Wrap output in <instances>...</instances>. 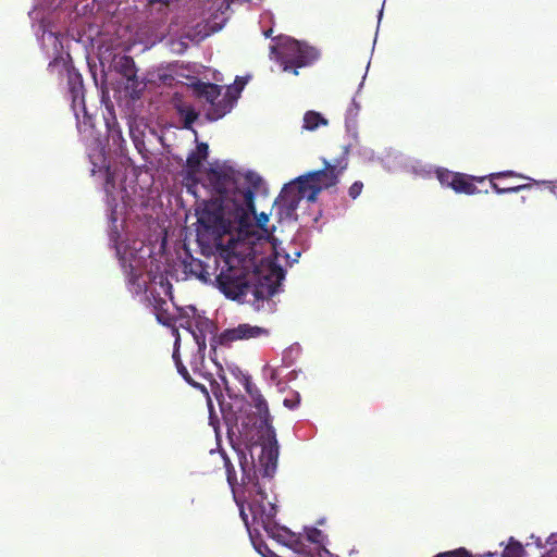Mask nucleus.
<instances>
[{"mask_svg": "<svg viewBox=\"0 0 557 557\" xmlns=\"http://www.w3.org/2000/svg\"><path fill=\"white\" fill-rule=\"evenodd\" d=\"M264 257L258 245L248 239H231L218 251L220 273L215 281L223 295L232 300L244 301L248 294L255 301H263L275 295L282 274L263 267Z\"/></svg>", "mask_w": 557, "mask_h": 557, "instance_id": "obj_1", "label": "nucleus"}, {"mask_svg": "<svg viewBox=\"0 0 557 557\" xmlns=\"http://www.w3.org/2000/svg\"><path fill=\"white\" fill-rule=\"evenodd\" d=\"M239 207H233L225 202L210 201L205 203L201 210H197V240L201 246L215 247L216 252L221 247L222 238L233 231L243 232L251 224L250 215L255 214V194L245 191L237 194Z\"/></svg>", "mask_w": 557, "mask_h": 557, "instance_id": "obj_2", "label": "nucleus"}, {"mask_svg": "<svg viewBox=\"0 0 557 557\" xmlns=\"http://www.w3.org/2000/svg\"><path fill=\"white\" fill-rule=\"evenodd\" d=\"M244 483L248 495L246 498L236 496V505L239 507L240 517L246 527H261L270 537L292 550L299 546L302 542L300 536L276 523L277 507L268 498L265 491L257 482H252L246 473Z\"/></svg>", "mask_w": 557, "mask_h": 557, "instance_id": "obj_3", "label": "nucleus"}, {"mask_svg": "<svg viewBox=\"0 0 557 557\" xmlns=\"http://www.w3.org/2000/svg\"><path fill=\"white\" fill-rule=\"evenodd\" d=\"M347 162L331 164L324 160V168L298 176L286 184L274 202L280 219L296 220V210L301 199L315 202L318 195L338 183L339 175L346 170Z\"/></svg>", "mask_w": 557, "mask_h": 557, "instance_id": "obj_4", "label": "nucleus"}, {"mask_svg": "<svg viewBox=\"0 0 557 557\" xmlns=\"http://www.w3.org/2000/svg\"><path fill=\"white\" fill-rule=\"evenodd\" d=\"M245 391L251 399V404L256 408L261 424L267 429V441L263 443L260 454V465L264 475H272L276 471L278 458V444L274 428L271 425V414L268 403L261 394L260 389L250 380H246Z\"/></svg>", "mask_w": 557, "mask_h": 557, "instance_id": "obj_5", "label": "nucleus"}, {"mask_svg": "<svg viewBox=\"0 0 557 557\" xmlns=\"http://www.w3.org/2000/svg\"><path fill=\"white\" fill-rule=\"evenodd\" d=\"M244 82L237 87H228L222 98V87L213 83L199 82L195 84L194 90L199 98L206 99L211 107L206 116L210 121H216L228 113L237 101V98L244 87Z\"/></svg>", "mask_w": 557, "mask_h": 557, "instance_id": "obj_6", "label": "nucleus"}, {"mask_svg": "<svg viewBox=\"0 0 557 557\" xmlns=\"http://www.w3.org/2000/svg\"><path fill=\"white\" fill-rule=\"evenodd\" d=\"M271 51L276 53V60L282 70L284 72L290 71L294 75H298V69L311 65L320 57L314 47L297 40H289L282 47L281 51L276 47H272Z\"/></svg>", "mask_w": 557, "mask_h": 557, "instance_id": "obj_7", "label": "nucleus"}, {"mask_svg": "<svg viewBox=\"0 0 557 557\" xmlns=\"http://www.w3.org/2000/svg\"><path fill=\"white\" fill-rule=\"evenodd\" d=\"M208 180L213 190L220 196L221 201L233 207L242 205V201L236 200L237 194L252 191L249 187H239L240 173L232 168L211 169L208 172Z\"/></svg>", "mask_w": 557, "mask_h": 557, "instance_id": "obj_8", "label": "nucleus"}, {"mask_svg": "<svg viewBox=\"0 0 557 557\" xmlns=\"http://www.w3.org/2000/svg\"><path fill=\"white\" fill-rule=\"evenodd\" d=\"M486 178L490 181L493 190L498 195L523 190L533 191L535 194L541 185L552 184V182L546 181L536 182L515 171L491 173Z\"/></svg>", "mask_w": 557, "mask_h": 557, "instance_id": "obj_9", "label": "nucleus"}, {"mask_svg": "<svg viewBox=\"0 0 557 557\" xmlns=\"http://www.w3.org/2000/svg\"><path fill=\"white\" fill-rule=\"evenodd\" d=\"M238 458H239V466H240V469L243 472L240 487H236L237 476H236L235 468L232 465L228 457L226 455H224V466H225V470H226V479H227V483L232 487V492H233L235 500H236V496L240 497V498H246L248 495V493L245 490V483H244L245 473L249 474V478L251 479V481L257 482L263 490H264V487L261 485V483L259 481V475H261L263 479H271L274 475V473L269 476L264 475L262 467L260 465V458L258 459V465H255L253 461L249 462L244 451H240L238 454Z\"/></svg>", "mask_w": 557, "mask_h": 557, "instance_id": "obj_10", "label": "nucleus"}, {"mask_svg": "<svg viewBox=\"0 0 557 557\" xmlns=\"http://www.w3.org/2000/svg\"><path fill=\"white\" fill-rule=\"evenodd\" d=\"M436 177L441 185L451 188L457 194L474 195L480 193L475 183H482L486 176H473L465 173L453 172L444 168L436 170Z\"/></svg>", "mask_w": 557, "mask_h": 557, "instance_id": "obj_11", "label": "nucleus"}, {"mask_svg": "<svg viewBox=\"0 0 557 557\" xmlns=\"http://www.w3.org/2000/svg\"><path fill=\"white\" fill-rule=\"evenodd\" d=\"M268 334L269 331L264 327L243 323L237 325L236 327L226 329L222 333H220L218 337V343L222 346H230L232 343L236 341H247L260 336H265Z\"/></svg>", "mask_w": 557, "mask_h": 557, "instance_id": "obj_12", "label": "nucleus"}, {"mask_svg": "<svg viewBox=\"0 0 557 557\" xmlns=\"http://www.w3.org/2000/svg\"><path fill=\"white\" fill-rule=\"evenodd\" d=\"M112 66L127 81L129 87L133 88V92H135V88L139 85V82L134 59L126 54L115 55L113 58Z\"/></svg>", "mask_w": 557, "mask_h": 557, "instance_id": "obj_13", "label": "nucleus"}, {"mask_svg": "<svg viewBox=\"0 0 557 557\" xmlns=\"http://www.w3.org/2000/svg\"><path fill=\"white\" fill-rule=\"evenodd\" d=\"M150 302L153 307L158 322L165 326L174 325L175 318L170 313L166 300L153 292H150Z\"/></svg>", "mask_w": 557, "mask_h": 557, "instance_id": "obj_14", "label": "nucleus"}, {"mask_svg": "<svg viewBox=\"0 0 557 557\" xmlns=\"http://www.w3.org/2000/svg\"><path fill=\"white\" fill-rule=\"evenodd\" d=\"M67 85L73 107L75 108L77 103L84 106V85L82 75L74 70H67Z\"/></svg>", "mask_w": 557, "mask_h": 557, "instance_id": "obj_15", "label": "nucleus"}, {"mask_svg": "<svg viewBox=\"0 0 557 557\" xmlns=\"http://www.w3.org/2000/svg\"><path fill=\"white\" fill-rule=\"evenodd\" d=\"M250 219H251L250 221H251V224H252V225H251L249 228H246V230H244L243 232H238V233H239V234H245V235H246V237H245L244 239H248V238H249L250 240H252L255 244H257V245H258V250H260V245H261V244H260L259 242H260V240H262V239H264V236H262V235H261V236H259V237L257 238V240H258V242H256V240H255V236H253V231H252V230H253L255 227H258V228H260V231H261L262 233L268 234V230L265 228V225H267V223L269 222V216H268V214H265L264 212L260 213L259 215H257V213L255 212V214H251V215H250Z\"/></svg>", "mask_w": 557, "mask_h": 557, "instance_id": "obj_16", "label": "nucleus"}, {"mask_svg": "<svg viewBox=\"0 0 557 557\" xmlns=\"http://www.w3.org/2000/svg\"><path fill=\"white\" fill-rule=\"evenodd\" d=\"M209 146L206 143L197 145L196 150L191 151L186 160V168L188 173H197L200 169L202 161L208 157Z\"/></svg>", "mask_w": 557, "mask_h": 557, "instance_id": "obj_17", "label": "nucleus"}, {"mask_svg": "<svg viewBox=\"0 0 557 557\" xmlns=\"http://www.w3.org/2000/svg\"><path fill=\"white\" fill-rule=\"evenodd\" d=\"M182 263L186 274L206 281L207 271L200 259L194 258L191 255H187Z\"/></svg>", "mask_w": 557, "mask_h": 557, "instance_id": "obj_18", "label": "nucleus"}, {"mask_svg": "<svg viewBox=\"0 0 557 557\" xmlns=\"http://www.w3.org/2000/svg\"><path fill=\"white\" fill-rule=\"evenodd\" d=\"M122 265L124 268V273L126 276L127 284L129 285V288L135 293H139L143 289V284L140 283L141 278V271L135 269L132 264H126L125 259L122 260Z\"/></svg>", "mask_w": 557, "mask_h": 557, "instance_id": "obj_19", "label": "nucleus"}, {"mask_svg": "<svg viewBox=\"0 0 557 557\" xmlns=\"http://www.w3.org/2000/svg\"><path fill=\"white\" fill-rule=\"evenodd\" d=\"M327 121L315 111H308L304 116V128L308 131H314L320 125H326Z\"/></svg>", "mask_w": 557, "mask_h": 557, "instance_id": "obj_20", "label": "nucleus"}, {"mask_svg": "<svg viewBox=\"0 0 557 557\" xmlns=\"http://www.w3.org/2000/svg\"><path fill=\"white\" fill-rule=\"evenodd\" d=\"M178 113L184 119V127L186 129H191L193 124L196 122V120L199 116L198 112L191 106L180 107Z\"/></svg>", "mask_w": 557, "mask_h": 557, "instance_id": "obj_21", "label": "nucleus"}, {"mask_svg": "<svg viewBox=\"0 0 557 557\" xmlns=\"http://www.w3.org/2000/svg\"><path fill=\"white\" fill-rule=\"evenodd\" d=\"M523 552L521 543L511 537L508 545L503 550L502 557H521Z\"/></svg>", "mask_w": 557, "mask_h": 557, "instance_id": "obj_22", "label": "nucleus"}, {"mask_svg": "<svg viewBox=\"0 0 557 557\" xmlns=\"http://www.w3.org/2000/svg\"><path fill=\"white\" fill-rule=\"evenodd\" d=\"M176 369L177 372L183 376V379L191 386L201 389L202 392H206V387L197 382H195L187 368L183 364L182 360H176Z\"/></svg>", "mask_w": 557, "mask_h": 557, "instance_id": "obj_23", "label": "nucleus"}, {"mask_svg": "<svg viewBox=\"0 0 557 557\" xmlns=\"http://www.w3.org/2000/svg\"><path fill=\"white\" fill-rule=\"evenodd\" d=\"M293 557H317L315 553L312 552L311 547L304 542L293 549Z\"/></svg>", "mask_w": 557, "mask_h": 557, "instance_id": "obj_24", "label": "nucleus"}, {"mask_svg": "<svg viewBox=\"0 0 557 557\" xmlns=\"http://www.w3.org/2000/svg\"><path fill=\"white\" fill-rule=\"evenodd\" d=\"M434 557H473L466 548L460 547L455 550L440 553Z\"/></svg>", "mask_w": 557, "mask_h": 557, "instance_id": "obj_25", "label": "nucleus"}, {"mask_svg": "<svg viewBox=\"0 0 557 557\" xmlns=\"http://www.w3.org/2000/svg\"><path fill=\"white\" fill-rule=\"evenodd\" d=\"M322 537V532L319 529L312 528L307 532V540L310 543L320 544Z\"/></svg>", "mask_w": 557, "mask_h": 557, "instance_id": "obj_26", "label": "nucleus"}, {"mask_svg": "<svg viewBox=\"0 0 557 557\" xmlns=\"http://www.w3.org/2000/svg\"><path fill=\"white\" fill-rule=\"evenodd\" d=\"M363 184L360 181L355 182L348 189L351 199H356L362 191Z\"/></svg>", "mask_w": 557, "mask_h": 557, "instance_id": "obj_27", "label": "nucleus"}, {"mask_svg": "<svg viewBox=\"0 0 557 557\" xmlns=\"http://www.w3.org/2000/svg\"><path fill=\"white\" fill-rule=\"evenodd\" d=\"M109 136L112 138L114 143L122 139V132L120 129H110Z\"/></svg>", "mask_w": 557, "mask_h": 557, "instance_id": "obj_28", "label": "nucleus"}, {"mask_svg": "<svg viewBox=\"0 0 557 557\" xmlns=\"http://www.w3.org/2000/svg\"><path fill=\"white\" fill-rule=\"evenodd\" d=\"M196 341H197V344H198V351L200 354L199 356V359L201 360V362L203 361V351L206 349V343H205V338H202V342L199 341L198 337H196Z\"/></svg>", "mask_w": 557, "mask_h": 557, "instance_id": "obj_29", "label": "nucleus"}, {"mask_svg": "<svg viewBox=\"0 0 557 557\" xmlns=\"http://www.w3.org/2000/svg\"><path fill=\"white\" fill-rule=\"evenodd\" d=\"M148 3L150 5H153V4L169 5L170 4V0H148Z\"/></svg>", "mask_w": 557, "mask_h": 557, "instance_id": "obj_30", "label": "nucleus"}, {"mask_svg": "<svg viewBox=\"0 0 557 557\" xmlns=\"http://www.w3.org/2000/svg\"><path fill=\"white\" fill-rule=\"evenodd\" d=\"M547 543L550 544L553 547L557 548V535L556 534H552L548 537Z\"/></svg>", "mask_w": 557, "mask_h": 557, "instance_id": "obj_31", "label": "nucleus"}, {"mask_svg": "<svg viewBox=\"0 0 557 557\" xmlns=\"http://www.w3.org/2000/svg\"><path fill=\"white\" fill-rule=\"evenodd\" d=\"M298 401H293V400H289V399H285L284 400V405L286 407H288L289 409H294L296 407Z\"/></svg>", "mask_w": 557, "mask_h": 557, "instance_id": "obj_32", "label": "nucleus"}, {"mask_svg": "<svg viewBox=\"0 0 557 557\" xmlns=\"http://www.w3.org/2000/svg\"><path fill=\"white\" fill-rule=\"evenodd\" d=\"M173 359H174L175 363H176V360H181L177 348L174 349Z\"/></svg>", "mask_w": 557, "mask_h": 557, "instance_id": "obj_33", "label": "nucleus"}, {"mask_svg": "<svg viewBox=\"0 0 557 557\" xmlns=\"http://www.w3.org/2000/svg\"><path fill=\"white\" fill-rule=\"evenodd\" d=\"M271 32H272L271 29H269L268 32H265V33H264L265 37H270Z\"/></svg>", "mask_w": 557, "mask_h": 557, "instance_id": "obj_34", "label": "nucleus"}, {"mask_svg": "<svg viewBox=\"0 0 557 557\" xmlns=\"http://www.w3.org/2000/svg\"><path fill=\"white\" fill-rule=\"evenodd\" d=\"M555 189H556V188H555V186H552V187H550V190H552L553 193H555Z\"/></svg>", "mask_w": 557, "mask_h": 557, "instance_id": "obj_35", "label": "nucleus"}]
</instances>
